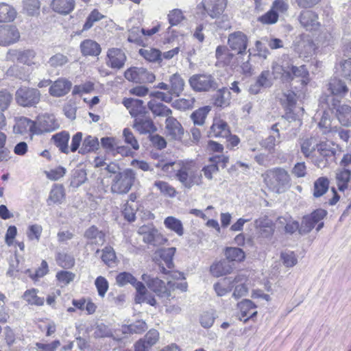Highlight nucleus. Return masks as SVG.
Here are the masks:
<instances>
[{
  "mask_svg": "<svg viewBox=\"0 0 351 351\" xmlns=\"http://www.w3.org/2000/svg\"><path fill=\"white\" fill-rule=\"evenodd\" d=\"M16 11L12 6L5 3H0V23L10 22L14 20Z\"/></svg>",
  "mask_w": 351,
  "mask_h": 351,
  "instance_id": "obj_36",
  "label": "nucleus"
},
{
  "mask_svg": "<svg viewBox=\"0 0 351 351\" xmlns=\"http://www.w3.org/2000/svg\"><path fill=\"white\" fill-rule=\"evenodd\" d=\"M15 99L17 104L21 106H34L40 101V93L36 88L23 86L16 90Z\"/></svg>",
  "mask_w": 351,
  "mask_h": 351,
  "instance_id": "obj_7",
  "label": "nucleus"
},
{
  "mask_svg": "<svg viewBox=\"0 0 351 351\" xmlns=\"http://www.w3.org/2000/svg\"><path fill=\"white\" fill-rule=\"evenodd\" d=\"M166 132L168 136L171 139H181L184 134V129L178 121L170 116L166 119Z\"/></svg>",
  "mask_w": 351,
  "mask_h": 351,
  "instance_id": "obj_18",
  "label": "nucleus"
},
{
  "mask_svg": "<svg viewBox=\"0 0 351 351\" xmlns=\"http://www.w3.org/2000/svg\"><path fill=\"white\" fill-rule=\"evenodd\" d=\"M72 87V83L69 80L60 77L53 82L49 88V93L52 97H61L69 93Z\"/></svg>",
  "mask_w": 351,
  "mask_h": 351,
  "instance_id": "obj_12",
  "label": "nucleus"
},
{
  "mask_svg": "<svg viewBox=\"0 0 351 351\" xmlns=\"http://www.w3.org/2000/svg\"><path fill=\"white\" fill-rule=\"evenodd\" d=\"M51 6L55 12L66 15L74 9L75 2L73 0H53Z\"/></svg>",
  "mask_w": 351,
  "mask_h": 351,
  "instance_id": "obj_27",
  "label": "nucleus"
},
{
  "mask_svg": "<svg viewBox=\"0 0 351 351\" xmlns=\"http://www.w3.org/2000/svg\"><path fill=\"white\" fill-rule=\"evenodd\" d=\"M80 49L83 56H97L101 53L100 45L95 41L86 39L80 44Z\"/></svg>",
  "mask_w": 351,
  "mask_h": 351,
  "instance_id": "obj_23",
  "label": "nucleus"
},
{
  "mask_svg": "<svg viewBox=\"0 0 351 351\" xmlns=\"http://www.w3.org/2000/svg\"><path fill=\"white\" fill-rule=\"evenodd\" d=\"M195 103V97L189 96L188 98H181L175 100L173 103V107L184 111L192 109L194 107Z\"/></svg>",
  "mask_w": 351,
  "mask_h": 351,
  "instance_id": "obj_46",
  "label": "nucleus"
},
{
  "mask_svg": "<svg viewBox=\"0 0 351 351\" xmlns=\"http://www.w3.org/2000/svg\"><path fill=\"white\" fill-rule=\"evenodd\" d=\"M316 223L312 219L309 215L304 216L302 220L299 229L301 234H305L310 232L315 227Z\"/></svg>",
  "mask_w": 351,
  "mask_h": 351,
  "instance_id": "obj_56",
  "label": "nucleus"
},
{
  "mask_svg": "<svg viewBox=\"0 0 351 351\" xmlns=\"http://www.w3.org/2000/svg\"><path fill=\"white\" fill-rule=\"evenodd\" d=\"M225 256L227 261L230 263L233 261H242L245 256V252L241 248L234 247H226Z\"/></svg>",
  "mask_w": 351,
  "mask_h": 351,
  "instance_id": "obj_43",
  "label": "nucleus"
},
{
  "mask_svg": "<svg viewBox=\"0 0 351 351\" xmlns=\"http://www.w3.org/2000/svg\"><path fill=\"white\" fill-rule=\"evenodd\" d=\"M20 33L12 25H0V45L8 46L19 40Z\"/></svg>",
  "mask_w": 351,
  "mask_h": 351,
  "instance_id": "obj_11",
  "label": "nucleus"
},
{
  "mask_svg": "<svg viewBox=\"0 0 351 351\" xmlns=\"http://www.w3.org/2000/svg\"><path fill=\"white\" fill-rule=\"evenodd\" d=\"M64 189L61 185H55L51 190L47 203L51 205V203L57 204L61 203L64 199Z\"/></svg>",
  "mask_w": 351,
  "mask_h": 351,
  "instance_id": "obj_45",
  "label": "nucleus"
},
{
  "mask_svg": "<svg viewBox=\"0 0 351 351\" xmlns=\"http://www.w3.org/2000/svg\"><path fill=\"white\" fill-rule=\"evenodd\" d=\"M210 110V107L206 106L202 108H199V109L193 112L191 115V118L193 121L194 125H203L205 123L207 114H208Z\"/></svg>",
  "mask_w": 351,
  "mask_h": 351,
  "instance_id": "obj_42",
  "label": "nucleus"
},
{
  "mask_svg": "<svg viewBox=\"0 0 351 351\" xmlns=\"http://www.w3.org/2000/svg\"><path fill=\"white\" fill-rule=\"evenodd\" d=\"M164 224L167 228L175 232L178 235H183L184 228L180 220L174 217H167L164 221Z\"/></svg>",
  "mask_w": 351,
  "mask_h": 351,
  "instance_id": "obj_44",
  "label": "nucleus"
},
{
  "mask_svg": "<svg viewBox=\"0 0 351 351\" xmlns=\"http://www.w3.org/2000/svg\"><path fill=\"white\" fill-rule=\"evenodd\" d=\"M149 109L152 112L158 117H170L172 112L170 108L162 103L158 102L156 99L150 100L147 104Z\"/></svg>",
  "mask_w": 351,
  "mask_h": 351,
  "instance_id": "obj_28",
  "label": "nucleus"
},
{
  "mask_svg": "<svg viewBox=\"0 0 351 351\" xmlns=\"http://www.w3.org/2000/svg\"><path fill=\"white\" fill-rule=\"evenodd\" d=\"M232 277L224 278L214 285V289L218 296H223L232 289Z\"/></svg>",
  "mask_w": 351,
  "mask_h": 351,
  "instance_id": "obj_40",
  "label": "nucleus"
},
{
  "mask_svg": "<svg viewBox=\"0 0 351 351\" xmlns=\"http://www.w3.org/2000/svg\"><path fill=\"white\" fill-rule=\"evenodd\" d=\"M136 173L131 169H126L117 173L112 178L110 190L112 193L125 194L134 184Z\"/></svg>",
  "mask_w": 351,
  "mask_h": 351,
  "instance_id": "obj_4",
  "label": "nucleus"
},
{
  "mask_svg": "<svg viewBox=\"0 0 351 351\" xmlns=\"http://www.w3.org/2000/svg\"><path fill=\"white\" fill-rule=\"evenodd\" d=\"M318 144L317 139L313 136L302 139L300 142L301 152L305 157L308 158L315 151Z\"/></svg>",
  "mask_w": 351,
  "mask_h": 351,
  "instance_id": "obj_30",
  "label": "nucleus"
},
{
  "mask_svg": "<svg viewBox=\"0 0 351 351\" xmlns=\"http://www.w3.org/2000/svg\"><path fill=\"white\" fill-rule=\"evenodd\" d=\"M118 142L114 137H104L101 139V147L106 150L108 153H112L115 156V147Z\"/></svg>",
  "mask_w": 351,
  "mask_h": 351,
  "instance_id": "obj_53",
  "label": "nucleus"
},
{
  "mask_svg": "<svg viewBox=\"0 0 351 351\" xmlns=\"http://www.w3.org/2000/svg\"><path fill=\"white\" fill-rule=\"evenodd\" d=\"M227 0H202V5L204 13L212 19H218L223 13Z\"/></svg>",
  "mask_w": 351,
  "mask_h": 351,
  "instance_id": "obj_9",
  "label": "nucleus"
},
{
  "mask_svg": "<svg viewBox=\"0 0 351 351\" xmlns=\"http://www.w3.org/2000/svg\"><path fill=\"white\" fill-rule=\"evenodd\" d=\"M334 108L336 109V116L339 123L346 127L351 126V106L343 104L335 107L333 104Z\"/></svg>",
  "mask_w": 351,
  "mask_h": 351,
  "instance_id": "obj_21",
  "label": "nucleus"
},
{
  "mask_svg": "<svg viewBox=\"0 0 351 351\" xmlns=\"http://www.w3.org/2000/svg\"><path fill=\"white\" fill-rule=\"evenodd\" d=\"M315 46L311 40H303L300 43L298 46V52L300 56L304 58H309L314 54Z\"/></svg>",
  "mask_w": 351,
  "mask_h": 351,
  "instance_id": "obj_41",
  "label": "nucleus"
},
{
  "mask_svg": "<svg viewBox=\"0 0 351 351\" xmlns=\"http://www.w3.org/2000/svg\"><path fill=\"white\" fill-rule=\"evenodd\" d=\"M328 90L332 95L341 97H343L348 92V88L345 82L337 77L330 79L328 83Z\"/></svg>",
  "mask_w": 351,
  "mask_h": 351,
  "instance_id": "obj_26",
  "label": "nucleus"
},
{
  "mask_svg": "<svg viewBox=\"0 0 351 351\" xmlns=\"http://www.w3.org/2000/svg\"><path fill=\"white\" fill-rule=\"evenodd\" d=\"M107 64L112 69H121L126 61L125 53L119 48L109 49L107 53Z\"/></svg>",
  "mask_w": 351,
  "mask_h": 351,
  "instance_id": "obj_14",
  "label": "nucleus"
},
{
  "mask_svg": "<svg viewBox=\"0 0 351 351\" xmlns=\"http://www.w3.org/2000/svg\"><path fill=\"white\" fill-rule=\"evenodd\" d=\"M233 269V265L227 260H223L214 263L210 267V272L215 277H220L230 274Z\"/></svg>",
  "mask_w": 351,
  "mask_h": 351,
  "instance_id": "obj_25",
  "label": "nucleus"
},
{
  "mask_svg": "<svg viewBox=\"0 0 351 351\" xmlns=\"http://www.w3.org/2000/svg\"><path fill=\"white\" fill-rule=\"evenodd\" d=\"M230 129L226 121L221 119H215L210 127V137L226 138L230 136Z\"/></svg>",
  "mask_w": 351,
  "mask_h": 351,
  "instance_id": "obj_17",
  "label": "nucleus"
},
{
  "mask_svg": "<svg viewBox=\"0 0 351 351\" xmlns=\"http://www.w3.org/2000/svg\"><path fill=\"white\" fill-rule=\"evenodd\" d=\"M6 75L10 77H15L22 80H27L29 77V74L25 71V69L18 65L10 66L7 70Z\"/></svg>",
  "mask_w": 351,
  "mask_h": 351,
  "instance_id": "obj_49",
  "label": "nucleus"
},
{
  "mask_svg": "<svg viewBox=\"0 0 351 351\" xmlns=\"http://www.w3.org/2000/svg\"><path fill=\"white\" fill-rule=\"evenodd\" d=\"M214 100V104L217 107L228 106L230 101V92L227 88H220L215 95Z\"/></svg>",
  "mask_w": 351,
  "mask_h": 351,
  "instance_id": "obj_32",
  "label": "nucleus"
},
{
  "mask_svg": "<svg viewBox=\"0 0 351 351\" xmlns=\"http://www.w3.org/2000/svg\"><path fill=\"white\" fill-rule=\"evenodd\" d=\"M68 61L69 59L67 56L62 53H56L49 58L48 64L51 67L57 68L58 66H64L68 62Z\"/></svg>",
  "mask_w": 351,
  "mask_h": 351,
  "instance_id": "obj_58",
  "label": "nucleus"
},
{
  "mask_svg": "<svg viewBox=\"0 0 351 351\" xmlns=\"http://www.w3.org/2000/svg\"><path fill=\"white\" fill-rule=\"evenodd\" d=\"M69 138V134L66 131L60 132L52 136V140L53 141L56 146L59 148L61 152L64 154H68L69 152V148L68 146Z\"/></svg>",
  "mask_w": 351,
  "mask_h": 351,
  "instance_id": "obj_29",
  "label": "nucleus"
},
{
  "mask_svg": "<svg viewBox=\"0 0 351 351\" xmlns=\"http://www.w3.org/2000/svg\"><path fill=\"white\" fill-rule=\"evenodd\" d=\"M95 285L97 287L98 294L101 298L104 297L108 289V282L103 276H99L96 278Z\"/></svg>",
  "mask_w": 351,
  "mask_h": 351,
  "instance_id": "obj_64",
  "label": "nucleus"
},
{
  "mask_svg": "<svg viewBox=\"0 0 351 351\" xmlns=\"http://www.w3.org/2000/svg\"><path fill=\"white\" fill-rule=\"evenodd\" d=\"M299 21L306 30L316 29L319 26L318 15L312 10H304L300 12Z\"/></svg>",
  "mask_w": 351,
  "mask_h": 351,
  "instance_id": "obj_16",
  "label": "nucleus"
},
{
  "mask_svg": "<svg viewBox=\"0 0 351 351\" xmlns=\"http://www.w3.org/2000/svg\"><path fill=\"white\" fill-rule=\"evenodd\" d=\"M132 286L136 291V295L135 296L136 303L141 304L145 300V295L147 293L145 286L143 282H138L137 280L132 285Z\"/></svg>",
  "mask_w": 351,
  "mask_h": 351,
  "instance_id": "obj_55",
  "label": "nucleus"
},
{
  "mask_svg": "<svg viewBox=\"0 0 351 351\" xmlns=\"http://www.w3.org/2000/svg\"><path fill=\"white\" fill-rule=\"evenodd\" d=\"M139 53L149 62L158 63L162 62V53L158 49L154 48L141 49Z\"/></svg>",
  "mask_w": 351,
  "mask_h": 351,
  "instance_id": "obj_39",
  "label": "nucleus"
},
{
  "mask_svg": "<svg viewBox=\"0 0 351 351\" xmlns=\"http://www.w3.org/2000/svg\"><path fill=\"white\" fill-rule=\"evenodd\" d=\"M175 252V247L162 248L157 250L156 254L160 256L168 269H171L173 267V258Z\"/></svg>",
  "mask_w": 351,
  "mask_h": 351,
  "instance_id": "obj_35",
  "label": "nucleus"
},
{
  "mask_svg": "<svg viewBox=\"0 0 351 351\" xmlns=\"http://www.w3.org/2000/svg\"><path fill=\"white\" fill-rule=\"evenodd\" d=\"M104 15L100 13L97 9L93 10L88 16L85 23L84 24L82 31L90 29L95 23L99 21L104 18Z\"/></svg>",
  "mask_w": 351,
  "mask_h": 351,
  "instance_id": "obj_48",
  "label": "nucleus"
},
{
  "mask_svg": "<svg viewBox=\"0 0 351 351\" xmlns=\"http://www.w3.org/2000/svg\"><path fill=\"white\" fill-rule=\"evenodd\" d=\"M102 256L101 259L105 263V264L108 265H110L111 264L115 262L117 258L115 252L112 247L106 246L102 250Z\"/></svg>",
  "mask_w": 351,
  "mask_h": 351,
  "instance_id": "obj_54",
  "label": "nucleus"
},
{
  "mask_svg": "<svg viewBox=\"0 0 351 351\" xmlns=\"http://www.w3.org/2000/svg\"><path fill=\"white\" fill-rule=\"evenodd\" d=\"M99 147V143L98 138L95 136H88L84 138L82 145L80 148L79 153L85 154L90 152H94L98 149Z\"/></svg>",
  "mask_w": 351,
  "mask_h": 351,
  "instance_id": "obj_38",
  "label": "nucleus"
},
{
  "mask_svg": "<svg viewBox=\"0 0 351 351\" xmlns=\"http://www.w3.org/2000/svg\"><path fill=\"white\" fill-rule=\"evenodd\" d=\"M156 186L162 194L173 197L176 193V190L173 187L170 186L167 182L164 181H156L154 182Z\"/></svg>",
  "mask_w": 351,
  "mask_h": 351,
  "instance_id": "obj_60",
  "label": "nucleus"
},
{
  "mask_svg": "<svg viewBox=\"0 0 351 351\" xmlns=\"http://www.w3.org/2000/svg\"><path fill=\"white\" fill-rule=\"evenodd\" d=\"M24 122L27 123V126L32 132L37 134L51 132L60 127L58 120L53 114L45 113L39 115L36 123L27 118L24 119Z\"/></svg>",
  "mask_w": 351,
  "mask_h": 351,
  "instance_id": "obj_3",
  "label": "nucleus"
},
{
  "mask_svg": "<svg viewBox=\"0 0 351 351\" xmlns=\"http://www.w3.org/2000/svg\"><path fill=\"white\" fill-rule=\"evenodd\" d=\"M147 329L145 322L137 320L135 322L122 326V332L124 334H141Z\"/></svg>",
  "mask_w": 351,
  "mask_h": 351,
  "instance_id": "obj_37",
  "label": "nucleus"
},
{
  "mask_svg": "<svg viewBox=\"0 0 351 351\" xmlns=\"http://www.w3.org/2000/svg\"><path fill=\"white\" fill-rule=\"evenodd\" d=\"M265 182L274 191L281 193L289 187L290 176L284 169L276 168L267 173Z\"/></svg>",
  "mask_w": 351,
  "mask_h": 351,
  "instance_id": "obj_5",
  "label": "nucleus"
},
{
  "mask_svg": "<svg viewBox=\"0 0 351 351\" xmlns=\"http://www.w3.org/2000/svg\"><path fill=\"white\" fill-rule=\"evenodd\" d=\"M277 79H280L282 82H289L292 77L289 71H285L282 66L275 62L271 64V71H263L257 78L259 84L265 88L271 87Z\"/></svg>",
  "mask_w": 351,
  "mask_h": 351,
  "instance_id": "obj_2",
  "label": "nucleus"
},
{
  "mask_svg": "<svg viewBox=\"0 0 351 351\" xmlns=\"http://www.w3.org/2000/svg\"><path fill=\"white\" fill-rule=\"evenodd\" d=\"M84 237L88 241V243L102 245L106 241L105 233L99 230L95 226H92L86 230Z\"/></svg>",
  "mask_w": 351,
  "mask_h": 351,
  "instance_id": "obj_20",
  "label": "nucleus"
},
{
  "mask_svg": "<svg viewBox=\"0 0 351 351\" xmlns=\"http://www.w3.org/2000/svg\"><path fill=\"white\" fill-rule=\"evenodd\" d=\"M283 102H285L289 107V112L287 113L288 119L291 118L295 120V118L292 117V112L291 108L293 107L296 103V95L291 90H287L283 93V98L281 99Z\"/></svg>",
  "mask_w": 351,
  "mask_h": 351,
  "instance_id": "obj_47",
  "label": "nucleus"
},
{
  "mask_svg": "<svg viewBox=\"0 0 351 351\" xmlns=\"http://www.w3.org/2000/svg\"><path fill=\"white\" fill-rule=\"evenodd\" d=\"M228 43L229 47L238 54H242L245 51L247 46V38L241 32L232 33L228 36Z\"/></svg>",
  "mask_w": 351,
  "mask_h": 351,
  "instance_id": "obj_13",
  "label": "nucleus"
},
{
  "mask_svg": "<svg viewBox=\"0 0 351 351\" xmlns=\"http://www.w3.org/2000/svg\"><path fill=\"white\" fill-rule=\"evenodd\" d=\"M43 231V228L40 225L33 224L28 227L27 230V236L31 241L36 239L39 241Z\"/></svg>",
  "mask_w": 351,
  "mask_h": 351,
  "instance_id": "obj_63",
  "label": "nucleus"
},
{
  "mask_svg": "<svg viewBox=\"0 0 351 351\" xmlns=\"http://www.w3.org/2000/svg\"><path fill=\"white\" fill-rule=\"evenodd\" d=\"M141 71H142V67H132L125 72V77L131 82L136 83H141Z\"/></svg>",
  "mask_w": 351,
  "mask_h": 351,
  "instance_id": "obj_57",
  "label": "nucleus"
},
{
  "mask_svg": "<svg viewBox=\"0 0 351 351\" xmlns=\"http://www.w3.org/2000/svg\"><path fill=\"white\" fill-rule=\"evenodd\" d=\"M280 258L283 264L287 267H293L298 263V259L293 252H283L281 253Z\"/></svg>",
  "mask_w": 351,
  "mask_h": 351,
  "instance_id": "obj_61",
  "label": "nucleus"
},
{
  "mask_svg": "<svg viewBox=\"0 0 351 351\" xmlns=\"http://www.w3.org/2000/svg\"><path fill=\"white\" fill-rule=\"evenodd\" d=\"M123 137L124 142L130 145L134 150L139 149V144L134 134L129 128H125L123 130Z\"/></svg>",
  "mask_w": 351,
  "mask_h": 351,
  "instance_id": "obj_52",
  "label": "nucleus"
},
{
  "mask_svg": "<svg viewBox=\"0 0 351 351\" xmlns=\"http://www.w3.org/2000/svg\"><path fill=\"white\" fill-rule=\"evenodd\" d=\"M329 180L326 177L317 178L313 184V197H320L324 195L329 189Z\"/></svg>",
  "mask_w": 351,
  "mask_h": 351,
  "instance_id": "obj_31",
  "label": "nucleus"
},
{
  "mask_svg": "<svg viewBox=\"0 0 351 351\" xmlns=\"http://www.w3.org/2000/svg\"><path fill=\"white\" fill-rule=\"evenodd\" d=\"M138 233L143 236V241L153 245L163 244L166 239L152 226H142L138 230Z\"/></svg>",
  "mask_w": 351,
  "mask_h": 351,
  "instance_id": "obj_10",
  "label": "nucleus"
},
{
  "mask_svg": "<svg viewBox=\"0 0 351 351\" xmlns=\"http://www.w3.org/2000/svg\"><path fill=\"white\" fill-rule=\"evenodd\" d=\"M280 142V138H278L276 136L270 135L263 140L261 145L270 152H273L275 149V146Z\"/></svg>",
  "mask_w": 351,
  "mask_h": 351,
  "instance_id": "obj_62",
  "label": "nucleus"
},
{
  "mask_svg": "<svg viewBox=\"0 0 351 351\" xmlns=\"http://www.w3.org/2000/svg\"><path fill=\"white\" fill-rule=\"evenodd\" d=\"M176 167L175 178L185 188L190 189L194 185L202 184V176L194 162L180 160Z\"/></svg>",
  "mask_w": 351,
  "mask_h": 351,
  "instance_id": "obj_1",
  "label": "nucleus"
},
{
  "mask_svg": "<svg viewBox=\"0 0 351 351\" xmlns=\"http://www.w3.org/2000/svg\"><path fill=\"white\" fill-rule=\"evenodd\" d=\"M238 308L241 313L240 319L246 322L248 319L254 317L257 314L256 306L250 300H243L238 304Z\"/></svg>",
  "mask_w": 351,
  "mask_h": 351,
  "instance_id": "obj_22",
  "label": "nucleus"
},
{
  "mask_svg": "<svg viewBox=\"0 0 351 351\" xmlns=\"http://www.w3.org/2000/svg\"><path fill=\"white\" fill-rule=\"evenodd\" d=\"M36 53L32 49H26L21 51L19 62L27 66L36 65L35 61Z\"/></svg>",
  "mask_w": 351,
  "mask_h": 351,
  "instance_id": "obj_50",
  "label": "nucleus"
},
{
  "mask_svg": "<svg viewBox=\"0 0 351 351\" xmlns=\"http://www.w3.org/2000/svg\"><path fill=\"white\" fill-rule=\"evenodd\" d=\"M136 281V278L129 272H121L116 277V282L119 287H124L128 284L132 285Z\"/></svg>",
  "mask_w": 351,
  "mask_h": 351,
  "instance_id": "obj_51",
  "label": "nucleus"
},
{
  "mask_svg": "<svg viewBox=\"0 0 351 351\" xmlns=\"http://www.w3.org/2000/svg\"><path fill=\"white\" fill-rule=\"evenodd\" d=\"M142 280L146 283L147 287L158 296L161 298H169L171 296L168 285H166L162 280L147 274H143Z\"/></svg>",
  "mask_w": 351,
  "mask_h": 351,
  "instance_id": "obj_8",
  "label": "nucleus"
},
{
  "mask_svg": "<svg viewBox=\"0 0 351 351\" xmlns=\"http://www.w3.org/2000/svg\"><path fill=\"white\" fill-rule=\"evenodd\" d=\"M169 93L179 97L184 88L185 82L180 74L176 73L169 77Z\"/></svg>",
  "mask_w": 351,
  "mask_h": 351,
  "instance_id": "obj_24",
  "label": "nucleus"
},
{
  "mask_svg": "<svg viewBox=\"0 0 351 351\" xmlns=\"http://www.w3.org/2000/svg\"><path fill=\"white\" fill-rule=\"evenodd\" d=\"M351 171L343 168L339 169L336 173V180L338 189L340 191H344L348 186L350 180Z\"/></svg>",
  "mask_w": 351,
  "mask_h": 351,
  "instance_id": "obj_33",
  "label": "nucleus"
},
{
  "mask_svg": "<svg viewBox=\"0 0 351 351\" xmlns=\"http://www.w3.org/2000/svg\"><path fill=\"white\" fill-rule=\"evenodd\" d=\"M132 126L141 134L152 133L156 130L153 121L147 115L134 119Z\"/></svg>",
  "mask_w": 351,
  "mask_h": 351,
  "instance_id": "obj_19",
  "label": "nucleus"
},
{
  "mask_svg": "<svg viewBox=\"0 0 351 351\" xmlns=\"http://www.w3.org/2000/svg\"><path fill=\"white\" fill-rule=\"evenodd\" d=\"M23 8L29 15H34L38 13L40 2L38 0H24Z\"/></svg>",
  "mask_w": 351,
  "mask_h": 351,
  "instance_id": "obj_59",
  "label": "nucleus"
},
{
  "mask_svg": "<svg viewBox=\"0 0 351 351\" xmlns=\"http://www.w3.org/2000/svg\"><path fill=\"white\" fill-rule=\"evenodd\" d=\"M123 104L129 110L132 117H142L146 116L148 112L145 106H143V101L136 99H126Z\"/></svg>",
  "mask_w": 351,
  "mask_h": 351,
  "instance_id": "obj_15",
  "label": "nucleus"
},
{
  "mask_svg": "<svg viewBox=\"0 0 351 351\" xmlns=\"http://www.w3.org/2000/svg\"><path fill=\"white\" fill-rule=\"evenodd\" d=\"M189 84L195 92H209L218 88L217 82L210 74H194L190 77Z\"/></svg>",
  "mask_w": 351,
  "mask_h": 351,
  "instance_id": "obj_6",
  "label": "nucleus"
},
{
  "mask_svg": "<svg viewBox=\"0 0 351 351\" xmlns=\"http://www.w3.org/2000/svg\"><path fill=\"white\" fill-rule=\"evenodd\" d=\"M38 289L32 288L26 290L22 298L23 299L30 305L43 306L45 302L44 298L38 296Z\"/></svg>",
  "mask_w": 351,
  "mask_h": 351,
  "instance_id": "obj_34",
  "label": "nucleus"
}]
</instances>
